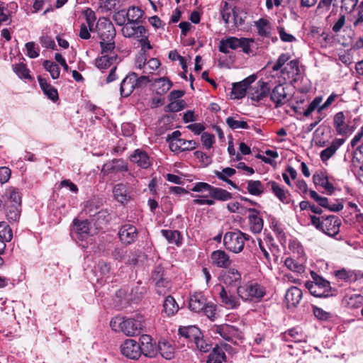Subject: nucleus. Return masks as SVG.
Instances as JSON below:
<instances>
[{
  "label": "nucleus",
  "instance_id": "f257e3e1",
  "mask_svg": "<svg viewBox=\"0 0 363 363\" xmlns=\"http://www.w3.org/2000/svg\"><path fill=\"white\" fill-rule=\"evenodd\" d=\"M191 190L194 192L199 193L207 192V194L194 196L193 203L196 205L213 206L216 203V200L227 201L232 199V194L227 190L213 186L206 182H196L194 184Z\"/></svg>",
  "mask_w": 363,
  "mask_h": 363
},
{
  "label": "nucleus",
  "instance_id": "f03ea898",
  "mask_svg": "<svg viewBox=\"0 0 363 363\" xmlns=\"http://www.w3.org/2000/svg\"><path fill=\"white\" fill-rule=\"evenodd\" d=\"M110 326L116 332H122L127 336L139 334L143 328V318H125L116 316L110 322Z\"/></svg>",
  "mask_w": 363,
  "mask_h": 363
},
{
  "label": "nucleus",
  "instance_id": "7ed1b4c3",
  "mask_svg": "<svg viewBox=\"0 0 363 363\" xmlns=\"http://www.w3.org/2000/svg\"><path fill=\"white\" fill-rule=\"evenodd\" d=\"M312 281H306V287L315 297H329L335 295L336 291L330 286L328 281L314 272H311Z\"/></svg>",
  "mask_w": 363,
  "mask_h": 363
},
{
  "label": "nucleus",
  "instance_id": "20e7f679",
  "mask_svg": "<svg viewBox=\"0 0 363 363\" xmlns=\"http://www.w3.org/2000/svg\"><path fill=\"white\" fill-rule=\"evenodd\" d=\"M253 43V38L228 36L220 40L218 50L222 53L228 54L230 50L241 48L244 53L249 55L252 52L251 45Z\"/></svg>",
  "mask_w": 363,
  "mask_h": 363
},
{
  "label": "nucleus",
  "instance_id": "39448f33",
  "mask_svg": "<svg viewBox=\"0 0 363 363\" xmlns=\"http://www.w3.org/2000/svg\"><path fill=\"white\" fill-rule=\"evenodd\" d=\"M239 297L244 301L257 302L266 294V288L256 281H248L237 289Z\"/></svg>",
  "mask_w": 363,
  "mask_h": 363
},
{
  "label": "nucleus",
  "instance_id": "423d86ee",
  "mask_svg": "<svg viewBox=\"0 0 363 363\" xmlns=\"http://www.w3.org/2000/svg\"><path fill=\"white\" fill-rule=\"evenodd\" d=\"M249 239L250 235L240 230L230 231L224 235L223 244L229 251L239 253L244 249L245 242Z\"/></svg>",
  "mask_w": 363,
  "mask_h": 363
},
{
  "label": "nucleus",
  "instance_id": "0eeeda50",
  "mask_svg": "<svg viewBox=\"0 0 363 363\" xmlns=\"http://www.w3.org/2000/svg\"><path fill=\"white\" fill-rule=\"evenodd\" d=\"M121 352L123 356L131 359H138L142 354L140 343L133 339H127L123 342Z\"/></svg>",
  "mask_w": 363,
  "mask_h": 363
},
{
  "label": "nucleus",
  "instance_id": "6e6552de",
  "mask_svg": "<svg viewBox=\"0 0 363 363\" xmlns=\"http://www.w3.org/2000/svg\"><path fill=\"white\" fill-rule=\"evenodd\" d=\"M256 76L255 74L250 75L243 79L241 82L234 83L230 94L231 99H241L246 95V92L251 84H252L255 79Z\"/></svg>",
  "mask_w": 363,
  "mask_h": 363
},
{
  "label": "nucleus",
  "instance_id": "1a4fd4ad",
  "mask_svg": "<svg viewBox=\"0 0 363 363\" xmlns=\"http://www.w3.org/2000/svg\"><path fill=\"white\" fill-rule=\"evenodd\" d=\"M341 220L335 216H329L322 220L321 231L330 237H335L340 232Z\"/></svg>",
  "mask_w": 363,
  "mask_h": 363
},
{
  "label": "nucleus",
  "instance_id": "9d476101",
  "mask_svg": "<svg viewBox=\"0 0 363 363\" xmlns=\"http://www.w3.org/2000/svg\"><path fill=\"white\" fill-rule=\"evenodd\" d=\"M270 89L268 82L259 80L250 91V99L254 101L259 102L269 95Z\"/></svg>",
  "mask_w": 363,
  "mask_h": 363
},
{
  "label": "nucleus",
  "instance_id": "9b49d317",
  "mask_svg": "<svg viewBox=\"0 0 363 363\" xmlns=\"http://www.w3.org/2000/svg\"><path fill=\"white\" fill-rule=\"evenodd\" d=\"M121 241L126 245L134 242L138 238V230L135 226L131 224H125L118 231Z\"/></svg>",
  "mask_w": 363,
  "mask_h": 363
},
{
  "label": "nucleus",
  "instance_id": "f8f14e48",
  "mask_svg": "<svg viewBox=\"0 0 363 363\" xmlns=\"http://www.w3.org/2000/svg\"><path fill=\"white\" fill-rule=\"evenodd\" d=\"M98 33L101 40H113L116 31L113 23L108 19L99 20Z\"/></svg>",
  "mask_w": 363,
  "mask_h": 363
},
{
  "label": "nucleus",
  "instance_id": "ddd939ff",
  "mask_svg": "<svg viewBox=\"0 0 363 363\" xmlns=\"http://www.w3.org/2000/svg\"><path fill=\"white\" fill-rule=\"evenodd\" d=\"M6 207L9 206H21L22 194L15 187H9L2 194Z\"/></svg>",
  "mask_w": 363,
  "mask_h": 363
},
{
  "label": "nucleus",
  "instance_id": "4468645a",
  "mask_svg": "<svg viewBox=\"0 0 363 363\" xmlns=\"http://www.w3.org/2000/svg\"><path fill=\"white\" fill-rule=\"evenodd\" d=\"M216 333L228 341H234L241 337V333L236 327L227 324L217 326Z\"/></svg>",
  "mask_w": 363,
  "mask_h": 363
},
{
  "label": "nucleus",
  "instance_id": "2eb2a0df",
  "mask_svg": "<svg viewBox=\"0 0 363 363\" xmlns=\"http://www.w3.org/2000/svg\"><path fill=\"white\" fill-rule=\"evenodd\" d=\"M216 289L219 290V297L222 303L228 309H233L239 306L238 299L226 290L223 286L219 284L216 286Z\"/></svg>",
  "mask_w": 363,
  "mask_h": 363
},
{
  "label": "nucleus",
  "instance_id": "dca6fc26",
  "mask_svg": "<svg viewBox=\"0 0 363 363\" xmlns=\"http://www.w3.org/2000/svg\"><path fill=\"white\" fill-rule=\"evenodd\" d=\"M130 160L143 169H147L152 164L148 154L141 149H136L130 156Z\"/></svg>",
  "mask_w": 363,
  "mask_h": 363
},
{
  "label": "nucleus",
  "instance_id": "f3484780",
  "mask_svg": "<svg viewBox=\"0 0 363 363\" xmlns=\"http://www.w3.org/2000/svg\"><path fill=\"white\" fill-rule=\"evenodd\" d=\"M267 187L274 194V196L283 203H289L290 193L283 186L274 181H270L267 184Z\"/></svg>",
  "mask_w": 363,
  "mask_h": 363
},
{
  "label": "nucleus",
  "instance_id": "a211bd4d",
  "mask_svg": "<svg viewBox=\"0 0 363 363\" xmlns=\"http://www.w3.org/2000/svg\"><path fill=\"white\" fill-rule=\"evenodd\" d=\"M135 87H137V74L132 73L127 75L121 83L120 93L121 96H129Z\"/></svg>",
  "mask_w": 363,
  "mask_h": 363
},
{
  "label": "nucleus",
  "instance_id": "6ab92c4d",
  "mask_svg": "<svg viewBox=\"0 0 363 363\" xmlns=\"http://www.w3.org/2000/svg\"><path fill=\"white\" fill-rule=\"evenodd\" d=\"M140 341L142 354L148 357H155L157 355V347L152 343V338L150 335H143Z\"/></svg>",
  "mask_w": 363,
  "mask_h": 363
},
{
  "label": "nucleus",
  "instance_id": "aec40b11",
  "mask_svg": "<svg viewBox=\"0 0 363 363\" xmlns=\"http://www.w3.org/2000/svg\"><path fill=\"white\" fill-rule=\"evenodd\" d=\"M89 223L87 220L74 219L73 220V233L76 239L81 240L86 239L89 235Z\"/></svg>",
  "mask_w": 363,
  "mask_h": 363
},
{
  "label": "nucleus",
  "instance_id": "412c9836",
  "mask_svg": "<svg viewBox=\"0 0 363 363\" xmlns=\"http://www.w3.org/2000/svg\"><path fill=\"white\" fill-rule=\"evenodd\" d=\"M145 28L143 26H137L135 23H130L128 21V23L123 26L121 31L125 38L137 40L145 33Z\"/></svg>",
  "mask_w": 363,
  "mask_h": 363
},
{
  "label": "nucleus",
  "instance_id": "4be33fe9",
  "mask_svg": "<svg viewBox=\"0 0 363 363\" xmlns=\"http://www.w3.org/2000/svg\"><path fill=\"white\" fill-rule=\"evenodd\" d=\"M238 11L239 9L235 7L232 9L228 3L224 2L221 10V16L225 23L228 24L230 19L233 18L235 24H242V20L241 18H238Z\"/></svg>",
  "mask_w": 363,
  "mask_h": 363
},
{
  "label": "nucleus",
  "instance_id": "5701e85b",
  "mask_svg": "<svg viewBox=\"0 0 363 363\" xmlns=\"http://www.w3.org/2000/svg\"><path fill=\"white\" fill-rule=\"evenodd\" d=\"M212 264L217 267L228 268L231 264L229 255L223 250H217L211 253Z\"/></svg>",
  "mask_w": 363,
  "mask_h": 363
},
{
  "label": "nucleus",
  "instance_id": "b1692460",
  "mask_svg": "<svg viewBox=\"0 0 363 363\" xmlns=\"http://www.w3.org/2000/svg\"><path fill=\"white\" fill-rule=\"evenodd\" d=\"M270 99L274 103L275 107L283 106L287 101V94L283 84L277 85L270 94Z\"/></svg>",
  "mask_w": 363,
  "mask_h": 363
},
{
  "label": "nucleus",
  "instance_id": "393cba45",
  "mask_svg": "<svg viewBox=\"0 0 363 363\" xmlns=\"http://www.w3.org/2000/svg\"><path fill=\"white\" fill-rule=\"evenodd\" d=\"M114 198L120 203H124L131 199L129 187L123 183L116 184L113 189Z\"/></svg>",
  "mask_w": 363,
  "mask_h": 363
},
{
  "label": "nucleus",
  "instance_id": "a878e982",
  "mask_svg": "<svg viewBox=\"0 0 363 363\" xmlns=\"http://www.w3.org/2000/svg\"><path fill=\"white\" fill-rule=\"evenodd\" d=\"M219 279L227 286H235L240 281L241 274L235 269H229L220 274Z\"/></svg>",
  "mask_w": 363,
  "mask_h": 363
},
{
  "label": "nucleus",
  "instance_id": "bb28decb",
  "mask_svg": "<svg viewBox=\"0 0 363 363\" xmlns=\"http://www.w3.org/2000/svg\"><path fill=\"white\" fill-rule=\"evenodd\" d=\"M302 296V291L299 288L296 286L289 288L285 294L287 308L296 307L300 303Z\"/></svg>",
  "mask_w": 363,
  "mask_h": 363
},
{
  "label": "nucleus",
  "instance_id": "cd10ccee",
  "mask_svg": "<svg viewBox=\"0 0 363 363\" xmlns=\"http://www.w3.org/2000/svg\"><path fill=\"white\" fill-rule=\"evenodd\" d=\"M333 126L337 133L340 135H345L352 131L350 126L346 123L345 114L342 111L334 116Z\"/></svg>",
  "mask_w": 363,
  "mask_h": 363
},
{
  "label": "nucleus",
  "instance_id": "c85d7f7f",
  "mask_svg": "<svg viewBox=\"0 0 363 363\" xmlns=\"http://www.w3.org/2000/svg\"><path fill=\"white\" fill-rule=\"evenodd\" d=\"M17 8L18 5L15 2L6 4L0 1V25L11 22V14Z\"/></svg>",
  "mask_w": 363,
  "mask_h": 363
},
{
  "label": "nucleus",
  "instance_id": "c756f323",
  "mask_svg": "<svg viewBox=\"0 0 363 363\" xmlns=\"http://www.w3.org/2000/svg\"><path fill=\"white\" fill-rule=\"evenodd\" d=\"M206 298L201 292H196L190 296L189 307L190 310L199 313L205 308Z\"/></svg>",
  "mask_w": 363,
  "mask_h": 363
},
{
  "label": "nucleus",
  "instance_id": "7c9ffc66",
  "mask_svg": "<svg viewBox=\"0 0 363 363\" xmlns=\"http://www.w3.org/2000/svg\"><path fill=\"white\" fill-rule=\"evenodd\" d=\"M248 219L250 229L254 233H259L263 228V220L259 216V213L255 208H249Z\"/></svg>",
  "mask_w": 363,
  "mask_h": 363
},
{
  "label": "nucleus",
  "instance_id": "2f4dec72",
  "mask_svg": "<svg viewBox=\"0 0 363 363\" xmlns=\"http://www.w3.org/2000/svg\"><path fill=\"white\" fill-rule=\"evenodd\" d=\"M345 140L342 138H336L333 140L330 145L323 150L320 153V157L323 162H327L332 157L336 151L343 145Z\"/></svg>",
  "mask_w": 363,
  "mask_h": 363
},
{
  "label": "nucleus",
  "instance_id": "473e14b6",
  "mask_svg": "<svg viewBox=\"0 0 363 363\" xmlns=\"http://www.w3.org/2000/svg\"><path fill=\"white\" fill-rule=\"evenodd\" d=\"M38 80L43 94L52 101H56L59 98L57 90L41 76L38 77Z\"/></svg>",
  "mask_w": 363,
  "mask_h": 363
},
{
  "label": "nucleus",
  "instance_id": "72a5a7b5",
  "mask_svg": "<svg viewBox=\"0 0 363 363\" xmlns=\"http://www.w3.org/2000/svg\"><path fill=\"white\" fill-rule=\"evenodd\" d=\"M235 173L236 170L231 167H225L223 168L220 171H214V174L218 179L230 185L235 189H239L238 185L234 182L229 179L230 177H233Z\"/></svg>",
  "mask_w": 363,
  "mask_h": 363
},
{
  "label": "nucleus",
  "instance_id": "f704fd0d",
  "mask_svg": "<svg viewBox=\"0 0 363 363\" xmlns=\"http://www.w3.org/2000/svg\"><path fill=\"white\" fill-rule=\"evenodd\" d=\"M342 304L352 308H359L363 304V296L359 294L350 291L344 296Z\"/></svg>",
  "mask_w": 363,
  "mask_h": 363
},
{
  "label": "nucleus",
  "instance_id": "c9c22d12",
  "mask_svg": "<svg viewBox=\"0 0 363 363\" xmlns=\"http://www.w3.org/2000/svg\"><path fill=\"white\" fill-rule=\"evenodd\" d=\"M254 25L257 30V33L262 38H269L272 33V26L270 21L264 18L254 22Z\"/></svg>",
  "mask_w": 363,
  "mask_h": 363
},
{
  "label": "nucleus",
  "instance_id": "e433bc0d",
  "mask_svg": "<svg viewBox=\"0 0 363 363\" xmlns=\"http://www.w3.org/2000/svg\"><path fill=\"white\" fill-rule=\"evenodd\" d=\"M196 143L193 140H186L184 139L177 140L171 145V150L173 152L189 151L195 149Z\"/></svg>",
  "mask_w": 363,
  "mask_h": 363
},
{
  "label": "nucleus",
  "instance_id": "4c0bfd02",
  "mask_svg": "<svg viewBox=\"0 0 363 363\" xmlns=\"http://www.w3.org/2000/svg\"><path fill=\"white\" fill-rule=\"evenodd\" d=\"M153 86L155 91L159 95L166 94L172 87V82L165 77H160L158 79H153Z\"/></svg>",
  "mask_w": 363,
  "mask_h": 363
},
{
  "label": "nucleus",
  "instance_id": "58836bf2",
  "mask_svg": "<svg viewBox=\"0 0 363 363\" xmlns=\"http://www.w3.org/2000/svg\"><path fill=\"white\" fill-rule=\"evenodd\" d=\"M158 351H160L162 357L166 359H172L174 356V349L172 345L165 340L159 341L157 345Z\"/></svg>",
  "mask_w": 363,
  "mask_h": 363
},
{
  "label": "nucleus",
  "instance_id": "ea45409f",
  "mask_svg": "<svg viewBox=\"0 0 363 363\" xmlns=\"http://www.w3.org/2000/svg\"><path fill=\"white\" fill-rule=\"evenodd\" d=\"M179 333L191 343L194 342L198 335H201L200 330L194 325L180 328L179 329Z\"/></svg>",
  "mask_w": 363,
  "mask_h": 363
},
{
  "label": "nucleus",
  "instance_id": "a19ab883",
  "mask_svg": "<svg viewBox=\"0 0 363 363\" xmlns=\"http://www.w3.org/2000/svg\"><path fill=\"white\" fill-rule=\"evenodd\" d=\"M118 60L117 54H111L109 55H101L96 58V66L100 69H106L110 66L116 64Z\"/></svg>",
  "mask_w": 363,
  "mask_h": 363
},
{
  "label": "nucleus",
  "instance_id": "79ce46f5",
  "mask_svg": "<svg viewBox=\"0 0 363 363\" xmlns=\"http://www.w3.org/2000/svg\"><path fill=\"white\" fill-rule=\"evenodd\" d=\"M99 206L94 200L88 201L84 208V212L89 216H97V218L106 217L107 212L105 211H98Z\"/></svg>",
  "mask_w": 363,
  "mask_h": 363
},
{
  "label": "nucleus",
  "instance_id": "37998d69",
  "mask_svg": "<svg viewBox=\"0 0 363 363\" xmlns=\"http://www.w3.org/2000/svg\"><path fill=\"white\" fill-rule=\"evenodd\" d=\"M179 310V306L176 302L175 299L171 296H168L164 301L163 303V312L167 316H172L175 315Z\"/></svg>",
  "mask_w": 363,
  "mask_h": 363
},
{
  "label": "nucleus",
  "instance_id": "c03bdc74",
  "mask_svg": "<svg viewBox=\"0 0 363 363\" xmlns=\"http://www.w3.org/2000/svg\"><path fill=\"white\" fill-rule=\"evenodd\" d=\"M6 218L10 223L18 222L21 217V206H9L4 209Z\"/></svg>",
  "mask_w": 363,
  "mask_h": 363
},
{
  "label": "nucleus",
  "instance_id": "a18cd8bd",
  "mask_svg": "<svg viewBox=\"0 0 363 363\" xmlns=\"http://www.w3.org/2000/svg\"><path fill=\"white\" fill-rule=\"evenodd\" d=\"M247 190L252 196H260L264 193V186L259 180H248Z\"/></svg>",
  "mask_w": 363,
  "mask_h": 363
},
{
  "label": "nucleus",
  "instance_id": "49530a36",
  "mask_svg": "<svg viewBox=\"0 0 363 363\" xmlns=\"http://www.w3.org/2000/svg\"><path fill=\"white\" fill-rule=\"evenodd\" d=\"M161 234L167 239L169 243L175 244L177 246L181 245L182 235L179 231L162 229Z\"/></svg>",
  "mask_w": 363,
  "mask_h": 363
},
{
  "label": "nucleus",
  "instance_id": "de8ad7c7",
  "mask_svg": "<svg viewBox=\"0 0 363 363\" xmlns=\"http://www.w3.org/2000/svg\"><path fill=\"white\" fill-rule=\"evenodd\" d=\"M335 275L337 279L346 282H354L358 279L357 272L352 270H346L345 269L335 271Z\"/></svg>",
  "mask_w": 363,
  "mask_h": 363
},
{
  "label": "nucleus",
  "instance_id": "09e8293b",
  "mask_svg": "<svg viewBox=\"0 0 363 363\" xmlns=\"http://www.w3.org/2000/svg\"><path fill=\"white\" fill-rule=\"evenodd\" d=\"M225 359V354L222 347L216 346L209 354L206 363H222Z\"/></svg>",
  "mask_w": 363,
  "mask_h": 363
},
{
  "label": "nucleus",
  "instance_id": "8fccbe9b",
  "mask_svg": "<svg viewBox=\"0 0 363 363\" xmlns=\"http://www.w3.org/2000/svg\"><path fill=\"white\" fill-rule=\"evenodd\" d=\"M284 265L288 269L296 274L305 272V266L292 257H287L284 261Z\"/></svg>",
  "mask_w": 363,
  "mask_h": 363
},
{
  "label": "nucleus",
  "instance_id": "3c124183",
  "mask_svg": "<svg viewBox=\"0 0 363 363\" xmlns=\"http://www.w3.org/2000/svg\"><path fill=\"white\" fill-rule=\"evenodd\" d=\"M85 17L86 26L89 28V30L94 31L98 28L99 25L96 23V16L95 12L89 8H86L82 11Z\"/></svg>",
  "mask_w": 363,
  "mask_h": 363
},
{
  "label": "nucleus",
  "instance_id": "603ef678",
  "mask_svg": "<svg viewBox=\"0 0 363 363\" xmlns=\"http://www.w3.org/2000/svg\"><path fill=\"white\" fill-rule=\"evenodd\" d=\"M226 123L233 130L249 128L247 121L240 120L238 116L228 117L226 118Z\"/></svg>",
  "mask_w": 363,
  "mask_h": 363
},
{
  "label": "nucleus",
  "instance_id": "864d4df0",
  "mask_svg": "<svg viewBox=\"0 0 363 363\" xmlns=\"http://www.w3.org/2000/svg\"><path fill=\"white\" fill-rule=\"evenodd\" d=\"M125 12L127 20L130 23L138 22L143 14V10L137 6L130 7Z\"/></svg>",
  "mask_w": 363,
  "mask_h": 363
},
{
  "label": "nucleus",
  "instance_id": "5fc2aeb1",
  "mask_svg": "<svg viewBox=\"0 0 363 363\" xmlns=\"http://www.w3.org/2000/svg\"><path fill=\"white\" fill-rule=\"evenodd\" d=\"M313 181L315 184L323 187L329 194H332L335 190L333 185L328 182L327 177L320 175H313Z\"/></svg>",
  "mask_w": 363,
  "mask_h": 363
},
{
  "label": "nucleus",
  "instance_id": "6e6d98bb",
  "mask_svg": "<svg viewBox=\"0 0 363 363\" xmlns=\"http://www.w3.org/2000/svg\"><path fill=\"white\" fill-rule=\"evenodd\" d=\"M0 238L6 242H10L13 238L12 229L5 221L0 222Z\"/></svg>",
  "mask_w": 363,
  "mask_h": 363
},
{
  "label": "nucleus",
  "instance_id": "4d7b16f0",
  "mask_svg": "<svg viewBox=\"0 0 363 363\" xmlns=\"http://www.w3.org/2000/svg\"><path fill=\"white\" fill-rule=\"evenodd\" d=\"M44 68L49 72L53 79H57L60 77V69L58 65L54 62L45 60L43 63Z\"/></svg>",
  "mask_w": 363,
  "mask_h": 363
},
{
  "label": "nucleus",
  "instance_id": "13d9d810",
  "mask_svg": "<svg viewBox=\"0 0 363 363\" xmlns=\"http://www.w3.org/2000/svg\"><path fill=\"white\" fill-rule=\"evenodd\" d=\"M110 269L111 267L108 263L104 261L99 262L96 267H95V271L100 272V278L97 279L106 281L107 278H108Z\"/></svg>",
  "mask_w": 363,
  "mask_h": 363
},
{
  "label": "nucleus",
  "instance_id": "bf43d9fd",
  "mask_svg": "<svg viewBox=\"0 0 363 363\" xmlns=\"http://www.w3.org/2000/svg\"><path fill=\"white\" fill-rule=\"evenodd\" d=\"M13 72L21 79H30L31 77L29 74V69L26 67L23 63L16 64L13 67Z\"/></svg>",
  "mask_w": 363,
  "mask_h": 363
},
{
  "label": "nucleus",
  "instance_id": "052dcab7",
  "mask_svg": "<svg viewBox=\"0 0 363 363\" xmlns=\"http://www.w3.org/2000/svg\"><path fill=\"white\" fill-rule=\"evenodd\" d=\"M322 100V96L315 97L303 113V116L305 117H308L315 110H317V112L319 113V108L321 106L320 104Z\"/></svg>",
  "mask_w": 363,
  "mask_h": 363
},
{
  "label": "nucleus",
  "instance_id": "680f3d73",
  "mask_svg": "<svg viewBox=\"0 0 363 363\" xmlns=\"http://www.w3.org/2000/svg\"><path fill=\"white\" fill-rule=\"evenodd\" d=\"M137 40L138 41L140 48H141V52L143 55H145L146 52L151 50L152 48V46L148 40V34L147 30H145V33L140 36Z\"/></svg>",
  "mask_w": 363,
  "mask_h": 363
},
{
  "label": "nucleus",
  "instance_id": "e2e57ef3",
  "mask_svg": "<svg viewBox=\"0 0 363 363\" xmlns=\"http://www.w3.org/2000/svg\"><path fill=\"white\" fill-rule=\"evenodd\" d=\"M101 48V55H109L111 54H116L114 51L115 43L113 40H101L100 42Z\"/></svg>",
  "mask_w": 363,
  "mask_h": 363
},
{
  "label": "nucleus",
  "instance_id": "0e129e2a",
  "mask_svg": "<svg viewBox=\"0 0 363 363\" xmlns=\"http://www.w3.org/2000/svg\"><path fill=\"white\" fill-rule=\"evenodd\" d=\"M186 104L183 100L171 101V102L164 107L166 112H178L184 108Z\"/></svg>",
  "mask_w": 363,
  "mask_h": 363
},
{
  "label": "nucleus",
  "instance_id": "69168bd1",
  "mask_svg": "<svg viewBox=\"0 0 363 363\" xmlns=\"http://www.w3.org/2000/svg\"><path fill=\"white\" fill-rule=\"evenodd\" d=\"M160 65V62L157 59L151 58L146 63H143V72L147 74H152Z\"/></svg>",
  "mask_w": 363,
  "mask_h": 363
},
{
  "label": "nucleus",
  "instance_id": "338daca9",
  "mask_svg": "<svg viewBox=\"0 0 363 363\" xmlns=\"http://www.w3.org/2000/svg\"><path fill=\"white\" fill-rule=\"evenodd\" d=\"M156 291L159 295L165 294L170 289V282L167 279H160L155 282Z\"/></svg>",
  "mask_w": 363,
  "mask_h": 363
},
{
  "label": "nucleus",
  "instance_id": "774afa93",
  "mask_svg": "<svg viewBox=\"0 0 363 363\" xmlns=\"http://www.w3.org/2000/svg\"><path fill=\"white\" fill-rule=\"evenodd\" d=\"M352 164L357 174L359 176H363V156L359 154H354Z\"/></svg>",
  "mask_w": 363,
  "mask_h": 363
}]
</instances>
